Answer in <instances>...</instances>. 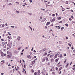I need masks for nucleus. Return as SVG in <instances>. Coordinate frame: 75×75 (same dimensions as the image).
Returning a JSON list of instances; mask_svg holds the SVG:
<instances>
[{
  "label": "nucleus",
  "mask_w": 75,
  "mask_h": 75,
  "mask_svg": "<svg viewBox=\"0 0 75 75\" xmlns=\"http://www.w3.org/2000/svg\"><path fill=\"white\" fill-rule=\"evenodd\" d=\"M67 62V59H65V61L64 62V63H65Z\"/></svg>",
  "instance_id": "4c0bfd02"
},
{
  "label": "nucleus",
  "mask_w": 75,
  "mask_h": 75,
  "mask_svg": "<svg viewBox=\"0 0 75 75\" xmlns=\"http://www.w3.org/2000/svg\"><path fill=\"white\" fill-rule=\"evenodd\" d=\"M24 51V50L23 49L22 51V52H23V51Z\"/></svg>",
  "instance_id": "13d9d810"
},
{
  "label": "nucleus",
  "mask_w": 75,
  "mask_h": 75,
  "mask_svg": "<svg viewBox=\"0 0 75 75\" xmlns=\"http://www.w3.org/2000/svg\"><path fill=\"white\" fill-rule=\"evenodd\" d=\"M17 69L18 70L19 69H20V68L18 67V68H17Z\"/></svg>",
  "instance_id": "bf43d9fd"
},
{
  "label": "nucleus",
  "mask_w": 75,
  "mask_h": 75,
  "mask_svg": "<svg viewBox=\"0 0 75 75\" xmlns=\"http://www.w3.org/2000/svg\"><path fill=\"white\" fill-rule=\"evenodd\" d=\"M57 28H58V30H59V28H60V27H59V26H58Z\"/></svg>",
  "instance_id": "bb28decb"
},
{
  "label": "nucleus",
  "mask_w": 75,
  "mask_h": 75,
  "mask_svg": "<svg viewBox=\"0 0 75 75\" xmlns=\"http://www.w3.org/2000/svg\"><path fill=\"white\" fill-rule=\"evenodd\" d=\"M50 54H48V55H47V57H49V56H50Z\"/></svg>",
  "instance_id": "79ce46f5"
},
{
  "label": "nucleus",
  "mask_w": 75,
  "mask_h": 75,
  "mask_svg": "<svg viewBox=\"0 0 75 75\" xmlns=\"http://www.w3.org/2000/svg\"><path fill=\"white\" fill-rule=\"evenodd\" d=\"M32 64H34V63L35 62V61H33V62H32Z\"/></svg>",
  "instance_id": "aec40b11"
},
{
  "label": "nucleus",
  "mask_w": 75,
  "mask_h": 75,
  "mask_svg": "<svg viewBox=\"0 0 75 75\" xmlns=\"http://www.w3.org/2000/svg\"><path fill=\"white\" fill-rule=\"evenodd\" d=\"M38 74H39V73H40V70H38Z\"/></svg>",
  "instance_id": "3c124183"
},
{
  "label": "nucleus",
  "mask_w": 75,
  "mask_h": 75,
  "mask_svg": "<svg viewBox=\"0 0 75 75\" xmlns=\"http://www.w3.org/2000/svg\"><path fill=\"white\" fill-rule=\"evenodd\" d=\"M7 38H9V39H10V36H8Z\"/></svg>",
  "instance_id": "a878e982"
},
{
  "label": "nucleus",
  "mask_w": 75,
  "mask_h": 75,
  "mask_svg": "<svg viewBox=\"0 0 75 75\" xmlns=\"http://www.w3.org/2000/svg\"><path fill=\"white\" fill-rule=\"evenodd\" d=\"M55 19L54 18H53L52 20V21H55Z\"/></svg>",
  "instance_id": "f3484780"
},
{
  "label": "nucleus",
  "mask_w": 75,
  "mask_h": 75,
  "mask_svg": "<svg viewBox=\"0 0 75 75\" xmlns=\"http://www.w3.org/2000/svg\"><path fill=\"white\" fill-rule=\"evenodd\" d=\"M71 18L72 19H74V17H73V16H71Z\"/></svg>",
  "instance_id": "393cba45"
},
{
  "label": "nucleus",
  "mask_w": 75,
  "mask_h": 75,
  "mask_svg": "<svg viewBox=\"0 0 75 75\" xmlns=\"http://www.w3.org/2000/svg\"><path fill=\"white\" fill-rule=\"evenodd\" d=\"M42 51V50H40V53H41V51Z\"/></svg>",
  "instance_id": "603ef678"
},
{
  "label": "nucleus",
  "mask_w": 75,
  "mask_h": 75,
  "mask_svg": "<svg viewBox=\"0 0 75 75\" xmlns=\"http://www.w3.org/2000/svg\"><path fill=\"white\" fill-rule=\"evenodd\" d=\"M1 75H4V73H1Z\"/></svg>",
  "instance_id": "a18cd8bd"
},
{
  "label": "nucleus",
  "mask_w": 75,
  "mask_h": 75,
  "mask_svg": "<svg viewBox=\"0 0 75 75\" xmlns=\"http://www.w3.org/2000/svg\"><path fill=\"white\" fill-rule=\"evenodd\" d=\"M29 28H30V30H31V31H33V29H32V28L30 26H29Z\"/></svg>",
  "instance_id": "6e6552de"
},
{
  "label": "nucleus",
  "mask_w": 75,
  "mask_h": 75,
  "mask_svg": "<svg viewBox=\"0 0 75 75\" xmlns=\"http://www.w3.org/2000/svg\"><path fill=\"white\" fill-rule=\"evenodd\" d=\"M62 23V21H61L59 22V23Z\"/></svg>",
  "instance_id": "de8ad7c7"
},
{
  "label": "nucleus",
  "mask_w": 75,
  "mask_h": 75,
  "mask_svg": "<svg viewBox=\"0 0 75 75\" xmlns=\"http://www.w3.org/2000/svg\"><path fill=\"white\" fill-rule=\"evenodd\" d=\"M66 40H68V38L67 37H66Z\"/></svg>",
  "instance_id": "69168bd1"
},
{
  "label": "nucleus",
  "mask_w": 75,
  "mask_h": 75,
  "mask_svg": "<svg viewBox=\"0 0 75 75\" xmlns=\"http://www.w3.org/2000/svg\"><path fill=\"white\" fill-rule=\"evenodd\" d=\"M1 41H4V39H1Z\"/></svg>",
  "instance_id": "052dcab7"
},
{
  "label": "nucleus",
  "mask_w": 75,
  "mask_h": 75,
  "mask_svg": "<svg viewBox=\"0 0 75 75\" xmlns=\"http://www.w3.org/2000/svg\"><path fill=\"white\" fill-rule=\"evenodd\" d=\"M29 1H30V3H32V0H30Z\"/></svg>",
  "instance_id": "2f4dec72"
},
{
  "label": "nucleus",
  "mask_w": 75,
  "mask_h": 75,
  "mask_svg": "<svg viewBox=\"0 0 75 75\" xmlns=\"http://www.w3.org/2000/svg\"><path fill=\"white\" fill-rule=\"evenodd\" d=\"M45 61V59H43L42 60V62H44Z\"/></svg>",
  "instance_id": "0eeeda50"
},
{
  "label": "nucleus",
  "mask_w": 75,
  "mask_h": 75,
  "mask_svg": "<svg viewBox=\"0 0 75 75\" xmlns=\"http://www.w3.org/2000/svg\"><path fill=\"white\" fill-rule=\"evenodd\" d=\"M34 58H36V56H34Z\"/></svg>",
  "instance_id": "774afa93"
},
{
  "label": "nucleus",
  "mask_w": 75,
  "mask_h": 75,
  "mask_svg": "<svg viewBox=\"0 0 75 75\" xmlns=\"http://www.w3.org/2000/svg\"><path fill=\"white\" fill-rule=\"evenodd\" d=\"M69 20H70V21H71L72 20V19H71V18H69Z\"/></svg>",
  "instance_id": "c85d7f7f"
},
{
  "label": "nucleus",
  "mask_w": 75,
  "mask_h": 75,
  "mask_svg": "<svg viewBox=\"0 0 75 75\" xmlns=\"http://www.w3.org/2000/svg\"><path fill=\"white\" fill-rule=\"evenodd\" d=\"M47 61H48V58L46 59Z\"/></svg>",
  "instance_id": "680f3d73"
},
{
  "label": "nucleus",
  "mask_w": 75,
  "mask_h": 75,
  "mask_svg": "<svg viewBox=\"0 0 75 75\" xmlns=\"http://www.w3.org/2000/svg\"><path fill=\"white\" fill-rule=\"evenodd\" d=\"M50 24V22H47L46 24V25L47 26L48 25H49V24Z\"/></svg>",
  "instance_id": "20e7f679"
},
{
  "label": "nucleus",
  "mask_w": 75,
  "mask_h": 75,
  "mask_svg": "<svg viewBox=\"0 0 75 75\" xmlns=\"http://www.w3.org/2000/svg\"><path fill=\"white\" fill-rule=\"evenodd\" d=\"M64 27H62L61 28V30H63V29H64Z\"/></svg>",
  "instance_id": "f704fd0d"
},
{
  "label": "nucleus",
  "mask_w": 75,
  "mask_h": 75,
  "mask_svg": "<svg viewBox=\"0 0 75 75\" xmlns=\"http://www.w3.org/2000/svg\"><path fill=\"white\" fill-rule=\"evenodd\" d=\"M1 55L2 56V57H3L4 56V55H3V54H4V53L2 52L1 53Z\"/></svg>",
  "instance_id": "7ed1b4c3"
},
{
  "label": "nucleus",
  "mask_w": 75,
  "mask_h": 75,
  "mask_svg": "<svg viewBox=\"0 0 75 75\" xmlns=\"http://www.w3.org/2000/svg\"><path fill=\"white\" fill-rule=\"evenodd\" d=\"M20 49H21V48H18V50H20Z\"/></svg>",
  "instance_id": "ea45409f"
},
{
  "label": "nucleus",
  "mask_w": 75,
  "mask_h": 75,
  "mask_svg": "<svg viewBox=\"0 0 75 75\" xmlns=\"http://www.w3.org/2000/svg\"><path fill=\"white\" fill-rule=\"evenodd\" d=\"M55 16V14H52V16H53V17H54Z\"/></svg>",
  "instance_id": "f8f14e48"
},
{
  "label": "nucleus",
  "mask_w": 75,
  "mask_h": 75,
  "mask_svg": "<svg viewBox=\"0 0 75 75\" xmlns=\"http://www.w3.org/2000/svg\"><path fill=\"white\" fill-rule=\"evenodd\" d=\"M64 57H65V56H66V54H64Z\"/></svg>",
  "instance_id": "0e129e2a"
},
{
  "label": "nucleus",
  "mask_w": 75,
  "mask_h": 75,
  "mask_svg": "<svg viewBox=\"0 0 75 75\" xmlns=\"http://www.w3.org/2000/svg\"><path fill=\"white\" fill-rule=\"evenodd\" d=\"M72 69H73V70H75V67L73 68H72Z\"/></svg>",
  "instance_id": "8fccbe9b"
},
{
  "label": "nucleus",
  "mask_w": 75,
  "mask_h": 75,
  "mask_svg": "<svg viewBox=\"0 0 75 75\" xmlns=\"http://www.w3.org/2000/svg\"><path fill=\"white\" fill-rule=\"evenodd\" d=\"M58 59H56V60H55V61L56 62H58Z\"/></svg>",
  "instance_id": "c756f323"
},
{
  "label": "nucleus",
  "mask_w": 75,
  "mask_h": 75,
  "mask_svg": "<svg viewBox=\"0 0 75 75\" xmlns=\"http://www.w3.org/2000/svg\"><path fill=\"white\" fill-rule=\"evenodd\" d=\"M68 45L70 47H71V44H70V43H69Z\"/></svg>",
  "instance_id": "6ab92c4d"
},
{
  "label": "nucleus",
  "mask_w": 75,
  "mask_h": 75,
  "mask_svg": "<svg viewBox=\"0 0 75 75\" xmlns=\"http://www.w3.org/2000/svg\"><path fill=\"white\" fill-rule=\"evenodd\" d=\"M48 65H50V63L48 62L47 63Z\"/></svg>",
  "instance_id": "412c9836"
},
{
  "label": "nucleus",
  "mask_w": 75,
  "mask_h": 75,
  "mask_svg": "<svg viewBox=\"0 0 75 75\" xmlns=\"http://www.w3.org/2000/svg\"><path fill=\"white\" fill-rule=\"evenodd\" d=\"M60 58H62V54H60Z\"/></svg>",
  "instance_id": "9d476101"
},
{
  "label": "nucleus",
  "mask_w": 75,
  "mask_h": 75,
  "mask_svg": "<svg viewBox=\"0 0 75 75\" xmlns=\"http://www.w3.org/2000/svg\"><path fill=\"white\" fill-rule=\"evenodd\" d=\"M37 74H38V72H35L34 73V75H37Z\"/></svg>",
  "instance_id": "39448f33"
},
{
  "label": "nucleus",
  "mask_w": 75,
  "mask_h": 75,
  "mask_svg": "<svg viewBox=\"0 0 75 75\" xmlns=\"http://www.w3.org/2000/svg\"><path fill=\"white\" fill-rule=\"evenodd\" d=\"M28 14H30V16H31V15H32V13H28Z\"/></svg>",
  "instance_id": "c03bdc74"
},
{
  "label": "nucleus",
  "mask_w": 75,
  "mask_h": 75,
  "mask_svg": "<svg viewBox=\"0 0 75 75\" xmlns=\"http://www.w3.org/2000/svg\"><path fill=\"white\" fill-rule=\"evenodd\" d=\"M33 52H36V51L35 50H34Z\"/></svg>",
  "instance_id": "338daca9"
},
{
  "label": "nucleus",
  "mask_w": 75,
  "mask_h": 75,
  "mask_svg": "<svg viewBox=\"0 0 75 75\" xmlns=\"http://www.w3.org/2000/svg\"><path fill=\"white\" fill-rule=\"evenodd\" d=\"M18 51H17L16 50H15L14 51V53L15 54H18Z\"/></svg>",
  "instance_id": "f03ea898"
},
{
  "label": "nucleus",
  "mask_w": 75,
  "mask_h": 75,
  "mask_svg": "<svg viewBox=\"0 0 75 75\" xmlns=\"http://www.w3.org/2000/svg\"><path fill=\"white\" fill-rule=\"evenodd\" d=\"M61 17H59L58 18V20H61Z\"/></svg>",
  "instance_id": "1a4fd4ad"
},
{
  "label": "nucleus",
  "mask_w": 75,
  "mask_h": 75,
  "mask_svg": "<svg viewBox=\"0 0 75 75\" xmlns=\"http://www.w3.org/2000/svg\"><path fill=\"white\" fill-rule=\"evenodd\" d=\"M60 63H61L60 62H59V63L57 64V66L59 65V64H60Z\"/></svg>",
  "instance_id": "9b49d317"
},
{
  "label": "nucleus",
  "mask_w": 75,
  "mask_h": 75,
  "mask_svg": "<svg viewBox=\"0 0 75 75\" xmlns=\"http://www.w3.org/2000/svg\"><path fill=\"white\" fill-rule=\"evenodd\" d=\"M45 20H46V18H44V21H45Z\"/></svg>",
  "instance_id": "e2e57ef3"
},
{
  "label": "nucleus",
  "mask_w": 75,
  "mask_h": 75,
  "mask_svg": "<svg viewBox=\"0 0 75 75\" xmlns=\"http://www.w3.org/2000/svg\"><path fill=\"white\" fill-rule=\"evenodd\" d=\"M32 57L31 56H30V55H28V58H29V59H31V58Z\"/></svg>",
  "instance_id": "f257e3e1"
},
{
  "label": "nucleus",
  "mask_w": 75,
  "mask_h": 75,
  "mask_svg": "<svg viewBox=\"0 0 75 75\" xmlns=\"http://www.w3.org/2000/svg\"><path fill=\"white\" fill-rule=\"evenodd\" d=\"M30 54L31 55H33V53H32V52H30Z\"/></svg>",
  "instance_id": "4468645a"
},
{
  "label": "nucleus",
  "mask_w": 75,
  "mask_h": 75,
  "mask_svg": "<svg viewBox=\"0 0 75 75\" xmlns=\"http://www.w3.org/2000/svg\"><path fill=\"white\" fill-rule=\"evenodd\" d=\"M53 61H54V59H51V61L52 62Z\"/></svg>",
  "instance_id": "dca6fc26"
},
{
  "label": "nucleus",
  "mask_w": 75,
  "mask_h": 75,
  "mask_svg": "<svg viewBox=\"0 0 75 75\" xmlns=\"http://www.w3.org/2000/svg\"><path fill=\"white\" fill-rule=\"evenodd\" d=\"M59 52H58L57 53V55H59Z\"/></svg>",
  "instance_id": "72a5a7b5"
},
{
  "label": "nucleus",
  "mask_w": 75,
  "mask_h": 75,
  "mask_svg": "<svg viewBox=\"0 0 75 75\" xmlns=\"http://www.w3.org/2000/svg\"><path fill=\"white\" fill-rule=\"evenodd\" d=\"M71 49H72V50H74V47H71Z\"/></svg>",
  "instance_id": "49530a36"
},
{
  "label": "nucleus",
  "mask_w": 75,
  "mask_h": 75,
  "mask_svg": "<svg viewBox=\"0 0 75 75\" xmlns=\"http://www.w3.org/2000/svg\"><path fill=\"white\" fill-rule=\"evenodd\" d=\"M56 69L57 70V71H58V67L56 68Z\"/></svg>",
  "instance_id": "b1692460"
},
{
  "label": "nucleus",
  "mask_w": 75,
  "mask_h": 75,
  "mask_svg": "<svg viewBox=\"0 0 75 75\" xmlns=\"http://www.w3.org/2000/svg\"><path fill=\"white\" fill-rule=\"evenodd\" d=\"M50 58H52V56L51 55L50 56Z\"/></svg>",
  "instance_id": "c9c22d12"
},
{
  "label": "nucleus",
  "mask_w": 75,
  "mask_h": 75,
  "mask_svg": "<svg viewBox=\"0 0 75 75\" xmlns=\"http://www.w3.org/2000/svg\"><path fill=\"white\" fill-rule=\"evenodd\" d=\"M47 52H45V53L44 54V55L45 56L47 55Z\"/></svg>",
  "instance_id": "5701e85b"
},
{
  "label": "nucleus",
  "mask_w": 75,
  "mask_h": 75,
  "mask_svg": "<svg viewBox=\"0 0 75 75\" xmlns=\"http://www.w3.org/2000/svg\"><path fill=\"white\" fill-rule=\"evenodd\" d=\"M2 45H5V43H4V42H2Z\"/></svg>",
  "instance_id": "58836bf2"
},
{
  "label": "nucleus",
  "mask_w": 75,
  "mask_h": 75,
  "mask_svg": "<svg viewBox=\"0 0 75 75\" xmlns=\"http://www.w3.org/2000/svg\"><path fill=\"white\" fill-rule=\"evenodd\" d=\"M40 9H41V10H43V11H45V10L44 9H43V8H41Z\"/></svg>",
  "instance_id": "cd10ccee"
},
{
  "label": "nucleus",
  "mask_w": 75,
  "mask_h": 75,
  "mask_svg": "<svg viewBox=\"0 0 75 75\" xmlns=\"http://www.w3.org/2000/svg\"><path fill=\"white\" fill-rule=\"evenodd\" d=\"M52 74H53V75H54V74H55V72H52Z\"/></svg>",
  "instance_id": "7c9ffc66"
},
{
  "label": "nucleus",
  "mask_w": 75,
  "mask_h": 75,
  "mask_svg": "<svg viewBox=\"0 0 75 75\" xmlns=\"http://www.w3.org/2000/svg\"><path fill=\"white\" fill-rule=\"evenodd\" d=\"M4 62V60H2L1 61V62Z\"/></svg>",
  "instance_id": "4d7b16f0"
},
{
  "label": "nucleus",
  "mask_w": 75,
  "mask_h": 75,
  "mask_svg": "<svg viewBox=\"0 0 75 75\" xmlns=\"http://www.w3.org/2000/svg\"><path fill=\"white\" fill-rule=\"evenodd\" d=\"M11 27H12V28H14V26H11Z\"/></svg>",
  "instance_id": "e433bc0d"
},
{
  "label": "nucleus",
  "mask_w": 75,
  "mask_h": 75,
  "mask_svg": "<svg viewBox=\"0 0 75 75\" xmlns=\"http://www.w3.org/2000/svg\"><path fill=\"white\" fill-rule=\"evenodd\" d=\"M2 27H4V24H3V25H2Z\"/></svg>",
  "instance_id": "5fc2aeb1"
},
{
  "label": "nucleus",
  "mask_w": 75,
  "mask_h": 75,
  "mask_svg": "<svg viewBox=\"0 0 75 75\" xmlns=\"http://www.w3.org/2000/svg\"><path fill=\"white\" fill-rule=\"evenodd\" d=\"M16 12L17 13H18V14H19V11H16Z\"/></svg>",
  "instance_id": "4be33fe9"
},
{
  "label": "nucleus",
  "mask_w": 75,
  "mask_h": 75,
  "mask_svg": "<svg viewBox=\"0 0 75 75\" xmlns=\"http://www.w3.org/2000/svg\"><path fill=\"white\" fill-rule=\"evenodd\" d=\"M12 68H14V66H12Z\"/></svg>",
  "instance_id": "6e6d98bb"
},
{
  "label": "nucleus",
  "mask_w": 75,
  "mask_h": 75,
  "mask_svg": "<svg viewBox=\"0 0 75 75\" xmlns=\"http://www.w3.org/2000/svg\"><path fill=\"white\" fill-rule=\"evenodd\" d=\"M46 50H47L46 49H45V48H44V49H43V50L44 51H46Z\"/></svg>",
  "instance_id": "ddd939ff"
},
{
  "label": "nucleus",
  "mask_w": 75,
  "mask_h": 75,
  "mask_svg": "<svg viewBox=\"0 0 75 75\" xmlns=\"http://www.w3.org/2000/svg\"><path fill=\"white\" fill-rule=\"evenodd\" d=\"M51 31H52V30L51 29V30H50V32H51Z\"/></svg>",
  "instance_id": "09e8293b"
},
{
  "label": "nucleus",
  "mask_w": 75,
  "mask_h": 75,
  "mask_svg": "<svg viewBox=\"0 0 75 75\" xmlns=\"http://www.w3.org/2000/svg\"><path fill=\"white\" fill-rule=\"evenodd\" d=\"M54 57H55V58L54 57V59H55V58H56L57 57V55L56 54L54 56Z\"/></svg>",
  "instance_id": "423d86ee"
},
{
  "label": "nucleus",
  "mask_w": 75,
  "mask_h": 75,
  "mask_svg": "<svg viewBox=\"0 0 75 75\" xmlns=\"http://www.w3.org/2000/svg\"><path fill=\"white\" fill-rule=\"evenodd\" d=\"M8 5H9V6H11V5H12V4L11 3H9Z\"/></svg>",
  "instance_id": "2eb2a0df"
},
{
  "label": "nucleus",
  "mask_w": 75,
  "mask_h": 75,
  "mask_svg": "<svg viewBox=\"0 0 75 75\" xmlns=\"http://www.w3.org/2000/svg\"><path fill=\"white\" fill-rule=\"evenodd\" d=\"M23 67H24V68L25 67V64L24 65Z\"/></svg>",
  "instance_id": "37998d69"
},
{
  "label": "nucleus",
  "mask_w": 75,
  "mask_h": 75,
  "mask_svg": "<svg viewBox=\"0 0 75 75\" xmlns=\"http://www.w3.org/2000/svg\"><path fill=\"white\" fill-rule=\"evenodd\" d=\"M65 25H66V26H67H67H68V24L66 23V24H65Z\"/></svg>",
  "instance_id": "473e14b6"
},
{
  "label": "nucleus",
  "mask_w": 75,
  "mask_h": 75,
  "mask_svg": "<svg viewBox=\"0 0 75 75\" xmlns=\"http://www.w3.org/2000/svg\"><path fill=\"white\" fill-rule=\"evenodd\" d=\"M31 71V72H32V73H33V72H34V70L33 69Z\"/></svg>",
  "instance_id": "a211bd4d"
},
{
  "label": "nucleus",
  "mask_w": 75,
  "mask_h": 75,
  "mask_svg": "<svg viewBox=\"0 0 75 75\" xmlns=\"http://www.w3.org/2000/svg\"><path fill=\"white\" fill-rule=\"evenodd\" d=\"M22 61H23V62H24H24H25V61H24V59H22Z\"/></svg>",
  "instance_id": "a19ab883"
},
{
  "label": "nucleus",
  "mask_w": 75,
  "mask_h": 75,
  "mask_svg": "<svg viewBox=\"0 0 75 75\" xmlns=\"http://www.w3.org/2000/svg\"><path fill=\"white\" fill-rule=\"evenodd\" d=\"M16 3H17L18 4H19V2H16Z\"/></svg>",
  "instance_id": "864d4df0"
}]
</instances>
